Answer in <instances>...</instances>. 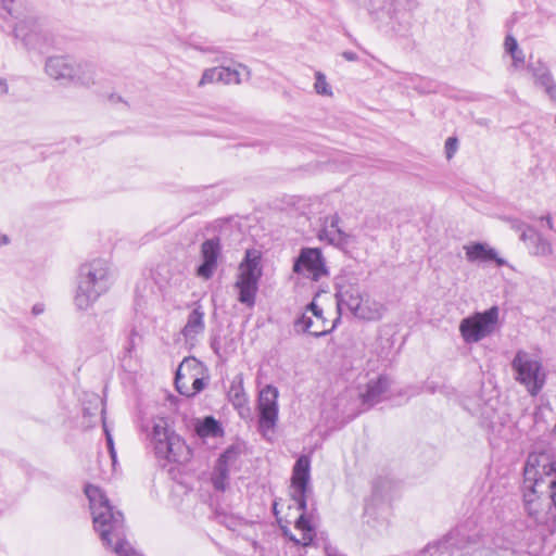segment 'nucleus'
<instances>
[{
  "mask_svg": "<svg viewBox=\"0 0 556 556\" xmlns=\"http://www.w3.org/2000/svg\"><path fill=\"white\" fill-rule=\"evenodd\" d=\"M523 504L530 517L556 533V463L547 452H532L525 465Z\"/></svg>",
  "mask_w": 556,
  "mask_h": 556,
  "instance_id": "f257e3e1",
  "label": "nucleus"
},
{
  "mask_svg": "<svg viewBox=\"0 0 556 556\" xmlns=\"http://www.w3.org/2000/svg\"><path fill=\"white\" fill-rule=\"evenodd\" d=\"M85 494L89 501L93 528L102 543L117 556H139L126 540L123 514L110 504L104 492L97 485L87 484Z\"/></svg>",
  "mask_w": 556,
  "mask_h": 556,
  "instance_id": "f03ea898",
  "label": "nucleus"
},
{
  "mask_svg": "<svg viewBox=\"0 0 556 556\" xmlns=\"http://www.w3.org/2000/svg\"><path fill=\"white\" fill-rule=\"evenodd\" d=\"M311 459L306 455H301L292 470L291 488L292 500L301 510L293 529L281 526L283 535L293 543L294 547H307L314 543L316 530L312 518L306 515V494L308 492Z\"/></svg>",
  "mask_w": 556,
  "mask_h": 556,
  "instance_id": "7ed1b4c3",
  "label": "nucleus"
},
{
  "mask_svg": "<svg viewBox=\"0 0 556 556\" xmlns=\"http://www.w3.org/2000/svg\"><path fill=\"white\" fill-rule=\"evenodd\" d=\"M113 269L108 260L98 257L79 267L74 304L79 311L90 308L113 285Z\"/></svg>",
  "mask_w": 556,
  "mask_h": 556,
  "instance_id": "20e7f679",
  "label": "nucleus"
},
{
  "mask_svg": "<svg viewBox=\"0 0 556 556\" xmlns=\"http://www.w3.org/2000/svg\"><path fill=\"white\" fill-rule=\"evenodd\" d=\"M338 317L343 311L350 312L354 317L372 320L380 318V308L371 309L364 304V294L358 278L349 273H343L334 280Z\"/></svg>",
  "mask_w": 556,
  "mask_h": 556,
  "instance_id": "39448f33",
  "label": "nucleus"
},
{
  "mask_svg": "<svg viewBox=\"0 0 556 556\" xmlns=\"http://www.w3.org/2000/svg\"><path fill=\"white\" fill-rule=\"evenodd\" d=\"M151 444L155 457L169 463H184L189 458V448L185 441L175 433L164 418L153 419Z\"/></svg>",
  "mask_w": 556,
  "mask_h": 556,
  "instance_id": "423d86ee",
  "label": "nucleus"
},
{
  "mask_svg": "<svg viewBox=\"0 0 556 556\" xmlns=\"http://www.w3.org/2000/svg\"><path fill=\"white\" fill-rule=\"evenodd\" d=\"M260 254L254 250H247L243 261L239 265V274L235 288L238 289V301L248 307L255 304L258 281L262 276Z\"/></svg>",
  "mask_w": 556,
  "mask_h": 556,
  "instance_id": "0eeeda50",
  "label": "nucleus"
},
{
  "mask_svg": "<svg viewBox=\"0 0 556 556\" xmlns=\"http://www.w3.org/2000/svg\"><path fill=\"white\" fill-rule=\"evenodd\" d=\"M515 379L526 387L527 391L535 396L543 389L546 375L539 359L525 351H518L511 362Z\"/></svg>",
  "mask_w": 556,
  "mask_h": 556,
  "instance_id": "6e6552de",
  "label": "nucleus"
},
{
  "mask_svg": "<svg viewBox=\"0 0 556 556\" xmlns=\"http://www.w3.org/2000/svg\"><path fill=\"white\" fill-rule=\"evenodd\" d=\"M498 313V307L492 306L484 312H478L462 319L459 332L464 342L477 343L491 336L496 329Z\"/></svg>",
  "mask_w": 556,
  "mask_h": 556,
  "instance_id": "1a4fd4ad",
  "label": "nucleus"
},
{
  "mask_svg": "<svg viewBox=\"0 0 556 556\" xmlns=\"http://www.w3.org/2000/svg\"><path fill=\"white\" fill-rule=\"evenodd\" d=\"M14 36L27 49L45 52L53 45V36L46 25L37 17L27 16L14 26Z\"/></svg>",
  "mask_w": 556,
  "mask_h": 556,
  "instance_id": "9d476101",
  "label": "nucleus"
},
{
  "mask_svg": "<svg viewBox=\"0 0 556 556\" xmlns=\"http://www.w3.org/2000/svg\"><path fill=\"white\" fill-rule=\"evenodd\" d=\"M485 545L486 539L479 534L467 535L465 528L459 527L452 531L448 536L437 544L428 545L420 554V556H442L448 546H455L458 549H472L478 556H488V552L493 551V547L488 546L484 549L480 548L479 541Z\"/></svg>",
  "mask_w": 556,
  "mask_h": 556,
  "instance_id": "9b49d317",
  "label": "nucleus"
},
{
  "mask_svg": "<svg viewBox=\"0 0 556 556\" xmlns=\"http://www.w3.org/2000/svg\"><path fill=\"white\" fill-rule=\"evenodd\" d=\"M293 271L314 281L328 276L325 258L321 251L317 248L301 249L299 256L294 261Z\"/></svg>",
  "mask_w": 556,
  "mask_h": 556,
  "instance_id": "f8f14e48",
  "label": "nucleus"
},
{
  "mask_svg": "<svg viewBox=\"0 0 556 556\" xmlns=\"http://www.w3.org/2000/svg\"><path fill=\"white\" fill-rule=\"evenodd\" d=\"M279 391L271 384L261 389L257 397L258 425L263 431L273 430L278 420Z\"/></svg>",
  "mask_w": 556,
  "mask_h": 556,
  "instance_id": "ddd939ff",
  "label": "nucleus"
},
{
  "mask_svg": "<svg viewBox=\"0 0 556 556\" xmlns=\"http://www.w3.org/2000/svg\"><path fill=\"white\" fill-rule=\"evenodd\" d=\"M306 311L312 312L313 317L303 314L296 319L295 326L300 327L302 331L308 332L316 338L326 336L327 333L331 332L340 321V317L337 316V318L331 324H329L328 320L324 317L323 309L316 305L315 302H311L307 305Z\"/></svg>",
  "mask_w": 556,
  "mask_h": 556,
  "instance_id": "4468645a",
  "label": "nucleus"
},
{
  "mask_svg": "<svg viewBox=\"0 0 556 556\" xmlns=\"http://www.w3.org/2000/svg\"><path fill=\"white\" fill-rule=\"evenodd\" d=\"M239 450L237 447H228L217 459L211 481L216 491L224 492L229 484V473L236 467L239 458Z\"/></svg>",
  "mask_w": 556,
  "mask_h": 556,
  "instance_id": "2eb2a0df",
  "label": "nucleus"
},
{
  "mask_svg": "<svg viewBox=\"0 0 556 556\" xmlns=\"http://www.w3.org/2000/svg\"><path fill=\"white\" fill-rule=\"evenodd\" d=\"M222 254V245L220 240L218 237H214L211 239H206L201 244V256H202V264L198 267L197 274L199 277L204 279H210L216 268L218 258Z\"/></svg>",
  "mask_w": 556,
  "mask_h": 556,
  "instance_id": "dca6fc26",
  "label": "nucleus"
},
{
  "mask_svg": "<svg viewBox=\"0 0 556 556\" xmlns=\"http://www.w3.org/2000/svg\"><path fill=\"white\" fill-rule=\"evenodd\" d=\"M45 71L54 80L71 81L75 71V59L67 55L50 56L46 60Z\"/></svg>",
  "mask_w": 556,
  "mask_h": 556,
  "instance_id": "f3484780",
  "label": "nucleus"
},
{
  "mask_svg": "<svg viewBox=\"0 0 556 556\" xmlns=\"http://www.w3.org/2000/svg\"><path fill=\"white\" fill-rule=\"evenodd\" d=\"M391 381L387 376H379L375 380L368 381L366 390L359 394L362 404L367 408L382 402L387 399Z\"/></svg>",
  "mask_w": 556,
  "mask_h": 556,
  "instance_id": "a211bd4d",
  "label": "nucleus"
},
{
  "mask_svg": "<svg viewBox=\"0 0 556 556\" xmlns=\"http://www.w3.org/2000/svg\"><path fill=\"white\" fill-rule=\"evenodd\" d=\"M534 83L538 87L542 88L548 98L553 101L556 100V83L549 68L541 61L532 62L528 65Z\"/></svg>",
  "mask_w": 556,
  "mask_h": 556,
  "instance_id": "6ab92c4d",
  "label": "nucleus"
},
{
  "mask_svg": "<svg viewBox=\"0 0 556 556\" xmlns=\"http://www.w3.org/2000/svg\"><path fill=\"white\" fill-rule=\"evenodd\" d=\"M469 262H495L497 266L506 265V261L497 256L496 251L486 243L475 242L464 247Z\"/></svg>",
  "mask_w": 556,
  "mask_h": 556,
  "instance_id": "aec40b11",
  "label": "nucleus"
},
{
  "mask_svg": "<svg viewBox=\"0 0 556 556\" xmlns=\"http://www.w3.org/2000/svg\"><path fill=\"white\" fill-rule=\"evenodd\" d=\"M204 312L201 305L197 304L195 307L189 313L187 323L181 329L186 342H193L198 336L204 332L205 321Z\"/></svg>",
  "mask_w": 556,
  "mask_h": 556,
  "instance_id": "412c9836",
  "label": "nucleus"
},
{
  "mask_svg": "<svg viewBox=\"0 0 556 556\" xmlns=\"http://www.w3.org/2000/svg\"><path fill=\"white\" fill-rule=\"evenodd\" d=\"M520 240L523 241L530 253L536 256H548L553 252L551 242L544 238L534 228L520 235Z\"/></svg>",
  "mask_w": 556,
  "mask_h": 556,
  "instance_id": "4be33fe9",
  "label": "nucleus"
},
{
  "mask_svg": "<svg viewBox=\"0 0 556 556\" xmlns=\"http://www.w3.org/2000/svg\"><path fill=\"white\" fill-rule=\"evenodd\" d=\"M339 216L333 215L330 217V223L319 231V239H326L329 243L341 247L348 243V235L344 233L338 226Z\"/></svg>",
  "mask_w": 556,
  "mask_h": 556,
  "instance_id": "5701e85b",
  "label": "nucleus"
},
{
  "mask_svg": "<svg viewBox=\"0 0 556 556\" xmlns=\"http://www.w3.org/2000/svg\"><path fill=\"white\" fill-rule=\"evenodd\" d=\"M94 75L96 70L91 63L75 60V71L71 83L89 87L94 84Z\"/></svg>",
  "mask_w": 556,
  "mask_h": 556,
  "instance_id": "b1692460",
  "label": "nucleus"
},
{
  "mask_svg": "<svg viewBox=\"0 0 556 556\" xmlns=\"http://www.w3.org/2000/svg\"><path fill=\"white\" fill-rule=\"evenodd\" d=\"M249 75V70L243 65H239L238 68L218 66V83L226 85L240 84L243 77L248 78Z\"/></svg>",
  "mask_w": 556,
  "mask_h": 556,
  "instance_id": "393cba45",
  "label": "nucleus"
},
{
  "mask_svg": "<svg viewBox=\"0 0 556 556\" xmlns=\"http://www.w3.org/2000/svg\"><path fill=\"white\" fill-rule=\"evenodd\" d=\"M195 430L201 438H217L223 434L220 424L212 416L204 417L197 425Z\"/></svg>",
  "mask_w": 556,
  "mask_h": 556,
  "instance_id": "a878e982",
  "label": "nucleus"
},
{
  "mask_svg": "<svg viewBox=\"0 0 556 556\" xmlns=\"http://www.w3.org/2000/svg\"><path fill=\"white\" fill-rule=\"evenodd\" d=\"M199 367V363L195 358H186L184 362L179 365L177 371H176V378H175V386L177 391L181 395H186L190 397V386H188L187 382H185V374H182L184 370L190 369L191 367Z\"/></svg>",
  "mask_w": 556,
  "mask_h": 556,
  "instance_id": "bb28decb",
  "label": "nucleus"
},
{
  "mask_svg": "<svg viewBox=\"0 0 556 556\" xmlns=\"http://www.w3.org/2000/svg\"><path fill=\"white\" fill-rule=\"evenodd\" d=\"M228 396H229L230 402L235 406L241 407V406L245 405L247 397H245V393L242 388V378L241 377H239L238 384H235V383L231 384L230 390L228 392Z\"/></svg>",
  "mask_w": 556,
  "mask_h": 556,
  "instance_id": "cd10ccee",
  "label": "nucleus"
},
{
  "mask_svg": "<svg viewBox=\"0 0 556 556\" xmlns=\"http://www.w3.org/2000/svg\"><path fill=\"white\" fill-rule=\"evenodd\" d=\"M215 81H218V67L207 68L203 72L199 86L202 87Z\"/></svg>",
  "mask_w": 556,
  "mask_h": 556,
  "instance_id": "c85d7f7f",
  "label": "nucleus"
},
{
  "mask_svg": "<svg viewBox=\"0 0 556 556\" xmlns=\"http://www.w3.org/2000/svg\"><path fill=\"white\" fill-rule=\"evenodd\" d=\"M315 90L319 94H325V96L331 94V91L326 81V78L320 73H318L316 76Z\"/></svg>",
  "mask_w": 556,
  "mask_h": 556,
  "instance_id": "c756f323",
  "label": "nucleus"
},
{
  "mask_svg": "<svg viewBox=\"0 0 556 556\" xmlns=\"http://www.w3.org/2000/svg\"><path fill=\"white\" fill-rule=\"evenodd\" d=\"M507 222L509 224V227L513 230L520 232V235L528 230H532V227L528 226L526 223H523L522 220H520L518 218H508Z\"/></svg>",
  "mask_w": 556,
  "mask_h": 556,
  "instance_id": "7c9ffc66",
  "label": "nucleus"
},
{
  "mask_svg": "<svg viewBox=\"0 0 556 556\" xmlns=\"http://www.w3.org/2000/svg\"><path fill=\"white\" fill-rule=\"evenodd\" d=\"M190 379H192V383L190 386V396H193L205 388V382L202 378L195 377L194 375H191Z\"/></svg>",
  "mask_w": 556,
  "mask_h": 556,
  "instance_id": "2f4dec72",
  "label": "nucleus"
},
{
  "mask_svg": "<svg viewBox=\"0 0 556 556\" xmlns=\"http://www.w3.org/2000/svg\"><path fill=\"white\" fill-rule=\"evenodd\" d=\"M458 148V141L455 137H450L445 141V154L446 159L450 160L455 154L456 150Z\"/></svg>",
  "mask_w": 556,
  "mask_h": 556,
  "instance_id": "473e14b6",
  "label": "nucleus"
},
{
  "mask_svg": "<svg viewBox=\"0 0 556 556\" xmlns=\"http://www.w3.org/2000/svg\"><path fill=\"white\" fill-rule=\"evenodd\" d=\"M14 0H0V16L5 17L13 13Z\"/></svg>",
  "mask_w": 556,
  "mask_h": 556,
  "instance_id": "72a5a7b5",
  "label": "nucleus"
},
{
  "mask_svg": "<svg viewBox=\"0 0 556 556\" xmlns=\"http://www.w3.org/2000/svg\"><path fill=\"white\" fill-rule=\"evenodd\" d=\"M504 48L507 53L516 52L519 49L516 38L511 35H507L504 41Z\"/></svg>",
  "mask_w": 556,
  "mask_h": 556,
  "instance_id": "f704fd0d",
  "label": "nucleus"
},
{
  "mask_svg": "<svg viewBox=\"0 0 556 556\" xmlns=\"http://www.w3.org/2000/svg\"><path fill=\"white\" fill-rule=\"evenodd\" d=\"M104 431H105V439H106V444H108V448L110 452V456L112 458L113 464H115L116 463V452L114 448L113 437L106 428H104Z\"/></svg>",
  "mask_w": 556,
  "mask_h": 556,
  "instance_id": "c9c22d12",
  "label": "nucleus"
},
{
  "mask_svg": "<svg viewBox=\"0 0 556 556\" xmlns=\"http://www.w3.org/2000/svg\"><path fill=\"white\" fill-rule=\"evenodd\" d=\"M510 56L513 59V66L519 68L525 63V54L522 50L518 49L516 52H511Z\"/></svg>",
  "mask_w": 556,
  "mask_h": 556,
  "instance_id": "e433bc0d",
  "label": "nucleus"
},
{
  "mask_svg": "<svg viewBox=\"0 0 556 556\" xmlns=\"http://www.w3.org/2000/svg\"><path fill=\"white\" fill-rule=\"evenodd\" d=\"M325 553H326V556H345V555L341 554L337 548H334L332 546H326L325 547Z\"/></svg>",
  "mask_w": 556,
  "mask_h": 556,
  "instance_id": "4c0bfd02",
  "label": "nucleus"
},
{
  "mask_svg": "<svg viewBox=\"0 0 556 556\" xmlns=\"http://www.w3.org/2000/svg\"><path fill=\"white\" fill-rule=\"evenodd\" d=\"M9 92L8 81L4 78H0V97L5 96Z\"/></svg>",
  "mask_w": 556,
  "mask_h": 556,
  "instance_id": "58836bf2",
  "label": "nucleus"
},
{
  "mask_svg": "<svg viewBox=\"0 0 556 556\" xmlns=\"http://www.w3.org/2000/svg\"><path fill=\"white\" fill-rule=\"evenodd\" d=\"M342 56L346 60V61H357L358 56L355 52H352V51H344L342 53Z\"/></svg>",
  "mask_w": 556,
  "mask_h": 556,
  "instance_id": "ea45409f",
  "label": "nucleus"
},
{
  "mask_svg": "<svg viewBox=\"0 0 556 556\" xmlns=\"http://www.w3.org/2000/svg\"><path fill=\"white\" fill-rule=\"evenodd\" d=\"M211 348L215 352V354L219 355V342L216 338L212 339L211 341Z\"/></svg>",
  "mask_w": 556,
  "mask_h": 556,
  "instance_id": "a19ab883",
  "label": "nucleus"
},
{
  "mask_svg": "<svg viewBox=\"0 0 556 556\" xmlns=\"http://www.w3.org/2000/svg\"><path fill=\"white\" fill-rule=\"evenodd\" d=\"M45 311V306L42 304H35L33 306V314L40 315Z\"/></svg>",
  "mask_w": 556,
  "mask_h": 556,
  "instance_id": "79ce46f5",
  "label": "nucleus"
},
{
  "mask_svg": "<svg viewBox=\"0 0 556 556\" xmlns=\"http://www.w3.org/2000/svg\"><path fill=\"white\" fill-rule=\"evenodd\" d=\"M541 219L546 222L547 227H548L551 230H553V229H554V223H553V218H552V216H551V215L543 216Z\"/></svg>",
  "mask_w": 556,
  "mask_h": 556,
  "instance_id": "37998d69",
  "label": "nucleus"
},
{
  "mask_svg": "<svg viewBox=\"0 0 556 556\" xmlns=\"http://www.w3.org/2000/svg\"><path fill=\"white\" fill-rule=\"evenodd\" d=\"M494 547H495V548H504V549H507V548H508V544H505V543L498 544L497 542H494Z\"/></svg>",
  "mask_w": 556,
  "mask_h": 556,
  "instance_id": "c03bdc74",
  "label": "nucleus"
},
{
  "mask_svg": "<svg viewBox=\"0 0 556 556\" xmlns=\"http://www.w3.org/2000/svg\"><path fill=\"white\" fill-rule=\"evenodd\" d=\"M8 242V237L5 235H0V247Z\"/></svg>",
  "mask_w": 556,
  "mask_h": 556,
  "instance_id": "a18cd8bd",
  "label": "nucleus"
}]
</instances>
